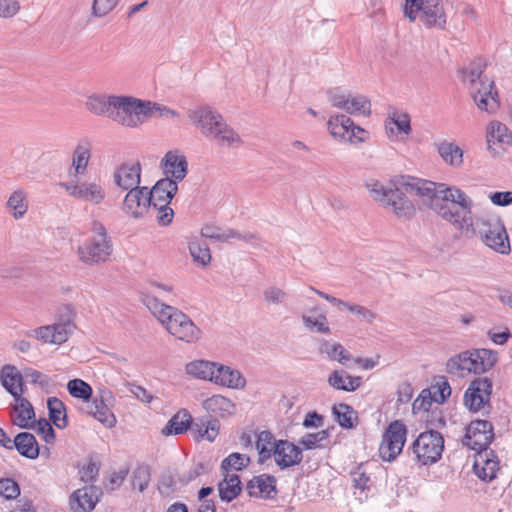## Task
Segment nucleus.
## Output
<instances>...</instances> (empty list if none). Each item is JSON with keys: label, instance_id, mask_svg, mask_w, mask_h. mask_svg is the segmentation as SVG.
I'll list each match as a JSON object with an SVG mask.
<instances>
[{"label": "nucleus", "instance_id": "12", "mask_svg": "<svg viewBox=\"0 0 512 512\" xmlns=\"http://www.w3.org/2000/svg\"><path fill=\"white\" fill-rule=\"evenodd\" d=\"M149 199L147 187H134V189H130L126 193L122 210L125 214L135 219L143 218L151 208Z\"/></svg>", "mask_w": 512, "mask_h": 512}, {"label": "nucleus", "instance_id": "60", "mask_svg": "<svg viewBox=\"0 0 512 512\" xmlns=\"http://www.w3.org/2000/svg\"><path fill=\"white\" fill-rule=\"evenodd\" d=\"M354 488L360 489L361 491L369 490L371 479L359 466L355 471L351 473Z\"/></svg>", "mask_w": 512, "mask_h": 512}, {"label": "nucleus", "instance_id": "14", "mask_svg": "<svg viewBox=\"0 0 512 512\" xmlns=\"http://www.w3.org/2000/svg\"><path fill=\"white\" fill-rule=\"evenodd\" d=\"M112 399L113 395L110 391L102 390L99 396H96L91 403L87 404V413L108 428L116 425V417L109 408Z\"/></svg>", "mask_w": 512, "mask_h": 512}, {"label": "nucleus", "instance_id": "16", "mask_svg": "<svg viewBox=\"0 0 512 512\" xmlns=\"http://www.w3.org/2000/svg\"><path fill=\"white\" fill-rule=\"evenodd\" d=\"M302 448L288 440H278L274 445V460L276 465L285 470L299 465L303 459Z\"/></svg>", "mask_w": 512, "mask_h": 512}, {"label": "nucleus", "instance_id": "37", "mask_svg": "<svg viewBox=\"0 0 512 512\" xmlns=\"http://www.w3.org/2000/svg\"><path fill=\"white\" fill-rule=\"evenodd\" d=\"M140 301L152 312L163 324L164 315L168 316L175 307L162 303L154 296L148 288L140 292Z\"/></svg>", "mask_w": 512, "mask_h": 512}, {"label": "nucleus", "instance_id": "6", "mask_svg": "<svg viewBox=\"0 0 512 512\" xmlns=\"http://www.w3.org/2000/svg\"><path fill=\"white\" fill-rule=\"evenodd\" d=\"M477 232L482 242L490 249L502 255L510 253L509 236L500 218L492 217L477 220Z\"/></svg>", "mask_w": 512, "mask_h": 512}, {"label": "nucleus", "instance_id": "8", "mask_svg": "<svg viewBox=\"0 0 512 512\" xmlns=\"http://www.w3.org/2000/svg\"><path fill=\"white\" fill-rule=\"evenodd\" d=\"M168 315H164L163 325L166 330L178 340L186 343L196 342L201 335V330L194 324L188 315L174 308Z\"/></svg>", "mask_w": 512, "mask_h": 512}, {"label": "nucleus", "instance_id": "56", "mask_svg": "<svg viewBox=\"0 0 512 512\" xmlns=\"http://www.w3.org/2000/svg\"><path fill=\"white\" fill-rule=\"evenodd\" d=\"M225 230L213 224H206L201 229V236L214 241L227 242Z\"/></svg>", "mask_w": 512, "mask_h": 512}, {"label": "nucleus", "instance_id": "58", "mask_svg": "<svg viewBox=\"0 0 512 512\" xmlns=\"http://www.w3.org/2000/svg\"><path fill=\"white\" fill-rule=\"evenodd\" d=\"M35 428L39 434L43 435V439L46 443L52 444L55 441V431L50 422L45 418L35 421Z\"/></svg>", "mask_w": 512, "mask_h": 512}, {"label": "nucleus", "instance_id": "49", "mask_svg": "<svg viewBox=\"0 0 512 512\" xmlns=\"http://www.w3.org/2000/svg\"><path fill=\"white\" fill-rule=\"evenodd\" d=\"M90 158V147L88 143L78 144L73 153L72 166L76 175H82L86 171Z\"/></svg>", "mask_w": 512, "mask_h": 512}, {"label": "nucleus", "instance_id": "41", "mask_svg": "<svg viewBox=\"0 0 512 512\" xmlns=\"http://www.w3.org/2000/svg\"><path fill=\"white\" fill-rule=\"evenodd\" d=\"M47 407L50 421L59 429L67 427L68 421L64 403L57 397H49Z\"/></svg>", "mask_w": 512, "mask_h": 512}, {"label": "nucleus", "instance_id": "61", "mask_svg": "<svg viewBox=\"0 0 512 512\" xmlns=\"http://www.w3.org/2000/svg\"><path fill=\"white\" fill-rule=\"evenodd\" d=\"M390 123L396 126L399 133L409 134L411 132L410 117L407 113H394L390 117Z\"/></svg>", "mask_w": 512, "mask_h": 512}, {"label": "nucleus", "instance_id": "15", "mask_svg": "<svg viewBox=\"0 0 512 512\" xmlns=\"http://www.w3.org/2000/svg\"><path fill=\"white\" fill-rule=\"evenodd\" d=\"M59 185L64 188L70 196L82 201L99 204L105 198L103 188L95 182H82L80 184L61 182Z\"/></svg>", "mask_w": 512, "mask_h": 512}, {"label": "nucleus", "instance_id": "29", "mask_svg": "<svg viewBox=\"0 0 512 512\" xmlns=\"http://www.w3.org/2000/svg\"><path fill=\"white\" fill-rule=\"evenodd\" d=\"M16 449L19 454L28 459H36L39 456V445L35 436L29 432H20L13 439L12 450Z\"/></svg>", "mask_w": 512, "mask_h": 512}, {"label": "nucleus", "instance_id": "39", "mask_svg": "<svg viewBox=\"0 0 512 512\" xmlns=\"http://www.w3.org/2000/svg\"><path fill=\"white\" fill-rule=\"evenodd\" d=\"M217 363L205 360H197L186 365V372L196 378L214 382Z\"/></svg>", "mask_w": 512, "mask_h": 512}, {"label": "nucleus", "instance_id": "53", "mask_svg": "<svg viewBox=\"0 0 512 512\" xmlns=\"http://www.w3.org/2000/svg\"><path fill=\"white\" fill-rule=\"evenodd\" d=\"M37 339L42 340L45 343L62 344L65 337V333L57 332L56 335L51 328V325L42 326L34 330Z\"/></svg>", "mask_w": 512, "mask_h": 512}, {"label": "nucleus", "instance_id": "33", "mask_svg": "<svg viewBox=\"0 0 512 512\" xmlns=\"http://www.w3.org/2000/svg\"><path fill=\"white\" fill-rule=\"evenodd\" d=\"M223 480L218 483L219 497L224 502H231L242 492V483L237 474H222Z\"/></svg>", "mask_w": 512, "mask_h": 512}, {"label": "nucleus", "instance_id": "13", "mask_svg": "<svg viewBox=\"0 0 512 512\" xmlns=\"http://www.w3.org/2000/svg\"><path fill=\"white\" fill-rule=\"evenodd\" d=\"M101 495L102 490L95 485L79 488L69 496V508L71 512H91Z\"/></svg>", "mask_w": 512, "mask_h": 512}, {"label": "nucleus", "instance_id": "2", "mask_svg": "<svg viewBox=\"0 0 512 512\" xmlns=\"http://www.w3.org/2000/svg\"><path fill=\"white\" fill-rule=\"evenodd\" d=\"M188 117L205 137L213 139L221 146L232 147L242 143L239 134L225 122L220 113L208 105L190 110Z\"/></svg>", "mask_w": 512, "mask_h": 512}, {"label": "nucleus", "instance_id": "24", "mask_svg": "<svg viewBox=\"0 0 512 512\" xmlns=\"http://www.w3.org/2000/svg\"><path fill=\"white\" fill-rule=\"evenodd\" d=\"M178 191V184L170 178L158 180L155 185L148 190L151 207H156L160 203H170Z\"/></svg>", "mask_w": 512, "mask_h": 512}, {"label": "nucleus", "instance_id": "3", "mask_svg": "<svg viewBox=\"0 0 512 512\" xmlns=\"http://www.w3.org/2000/svg\"><path fill=\"white\" fill-rule=\"evenodd\" d=\"M486 66L483 58H475L462 70L463 79L470 82V94L476 106L480 110L494 113L500 106L499 95L494 81L482 78Z\"/></svg>", "mask_w": 512, "mask_h": 512}, {"label": "nucleus", "instance_id": "44", "mask_svg": "<svg viewBox=\"0 0 512 512\" xmlns=\"http://www.w3.org/2000/svg\"><path fill=\"white\" fill-rule=\"evenodd\" d=\"M250 461V457L245 454L231 453L222 460L220 465L221 473L229 474L230 470L241 471L250 464Z\"/></svg>", "mask_w": 512, "mask_h": 512}, {"label": "nucleus", "instance_id": "28", "mask_svg": "<svg viewBox=\"0 0 512 512\" xmlns=\"http://www.w3.org/2000/svg\"><path fill=\"white\" fill-rule=\"evenodd\" d=\"M214 383L228 388L240 389L244 388L246 380L238 370L217 364Z\"/></svg>", "mask_w": 512, "mask_h": 512}, {"label": "nucleus", "instance_id": "42", "mask_svg": "<svg viewBox=\"0 0 512 512\" xmlns=\"http://www.w3.org/2000/svg\"><path fill=\"white\" fill-rule=\"evenodd\" d=\"M277 441L270 431L264 430L258 434L256 448L259 453L258 462L260 464L265 463L274 454V445L277 444Z\"/></svg>", "mask_w": 512, "mask_h": 512}, {"label": "nucleus", "instance_id": "46", "mask_svg": "<svg viewBox=\"0 0 512 512\" xmlns=\"http://www.w3.org/2000/svg\"><path fill=\"white\" fill-rule=\"evenodd\" d=\"M67 391L72 397L82 399L85 402H89L93 395L92 387L79 378L68 381Z\"/></svg>", "mask_w": 512, "mask_h": 512}, {"label": "nucleus", "instance_id": "20", "mask_svg": "<svg viewBox=\"0 0 512 512\" xmlns=\"http://www.w3.org/2000/svg\"><path fill=\"white\" fill-rule=\"evenodd\" d=\"M161 166L165 178L175 180L178 184L187 175L188 162L184 155L179 154L177 151H168L161 161Z\"/></svg>", "mask_w": 512, "mask_h": 512}, {"label": "nucleus", "instance_id": "57", "mask_svg": "<svg viewBox=\"0 0 512 512\" xmlns=\"http://www.w3.org/2000/svg\"><path fill=\"white\" fill-rule=\"evenodd\" d=\"M0 493L6 499H14L20 494V487L16 481L10 478L0 480Z\"/></svg>", "mask_w": 512, "mask_h": 512}, {"label": "nucleus", "instance_id": "4", "mask_svg": "<svg viewBox=\"0 0 512 512\" xmlns=\"http://www.w3.org/2000/svg\"><path fill=\"white\" fill-rule=\"evenodd\" d=\"M93 232L94 236L78 247V256L87 265L105 262L113 250L111 239L103 224L95 222Z\"/></svg>", "mask_w": 512, "mask_h": 512}, {"label": "nucleus", "instance_id": "22", "mask_svg": "<svg viewBox=\"0 0 512 512\" xmlns=\"http://www.w3.org/2000/svg\"><path fill=\"white\" fill-rule=\"evenodd\" d=\"M433 389V395L430 390H423L414 401L413 408L428 410L432 401L443 404L451 395V387L445 377H440Z\"/></svg>", "mask_w": 512, "mask_h": 512}, {"label": "nucleus", "instance_id": "19", "mask_svg": "<svg viewBox=\"0 0 512 512\" xmlns=\"http://www.w3.org/2000/svg\"><path fill=\"white\" fill-rule=\"evenodd\" d=\"M327 125L331 136L335 139L345 140L351 143L365 141L363 137L356 136V132L351 128L354 126V122L344 114L331 116Z\"/></svg>", "mask_w": 512, "mask_h": 512}, {"label": "nucleus", "instance_id": "38", "mask_svg": "<svg viewBox=\"0 0 512 512\" xmlns=\"http://www.w3.org/2000/svg\"><path fill=\"white\" fill-rule=\"evenodd\" d=\"M473 357L470 351L461 352L451 357L446 363V371L449 374L464 376V371L473 372Z\"/></svg>", "mask_w": 512, "mask_h": 512}, {"label": "nucleus", "instance_id": "40", "mask_svg": "<svg viewBox=\"0 0 512 512\" xmlns=\"http://www.w3.org/2000/svg\"><path fill=\"white\" fill-rule=\"evenodd\" d=\"M319 352L327 355L330 360L338 361L343 365H347L352 359V355L340 343H331L326 340L321 342Z\"/></svg>", "mask_w": 512, "mask_h": 512}, {"label": "nucleus", "instance_id": "59", "mask_svg": "<svg viewBox=\"0 0 512 512\" xmlns=\"http://www.w3.org/2000/svg\"><path fill=\"white\" fill-rule=\"evenodd\" d=\"M346 309L367 323H372L376 318V314L373 311L358 304L348 302Z\"/></svg>", "mask_w": 512, "mask_h": 512}, {"label": "nucleus", "instance_id": "26", "mask_svg": "<svg viewBox=\"0 0 512 512\" xmlns=\"http://www.w3.org/2000/svg\"><path fill=\"white\" fill-rule=\"evenodd\" d=\"M194 423L190 413L182 409L168 420L167 424L162 428L161 434L164 436L183 434L191 427L194 429Z\"/></svg>", "mask_w": 512, "mask_h": 512}, {"label": "nucleus", "instance_id": "7", "mask_svg": "<svg viewBox=\"0 0 512 512\" xmlns=\"http://www.w3.org/2000/svg\"><path fill=\"white\" fill-rule=\"evenodd\" d=\"M112 121L130 128L138 127L145 122V100L133 96L117 95L113 106Z\"/></svg>", "mask_w": 512, "mask_h": 512}, {"label": "nucleus", "instance_id": "10", "mask_svg": "<svg viewBox=\"0 0 512 512\" xmlns=\"http://www.w3.org/2000/svg\"><path fill=\"white\" fill-rule=\"evenodd\" d=\"M494 439L493 425L488 420H473L466 428L463 444L468 448L479 451L489 448Z\"/></svg>", "mask_w": 512, "mask_h": 512}, {"label": "nucleus", "instance_id": "27", "mask_svg": "<svg viewBox=\"0 0 512 512\" xmlns=\"http://www.w3.org/2000/svg\"><path fill=\"white\" fill-rule=\"evenodd\" d=\"M15 406L14 411L16 413L14 424L23 429H34L35 428V412L32 404L22 395L14 398Z\"/></svg>", "mask_w": 512, "mask_h": 512}, {"label": "nucleus", "instance_id": "51", "mask_svg": "<svg viewBox=\"0 0 512 512\" xmlns=\"http://www.w3.org/2000/svg\"><path fill=\"white\" fill-rule=\"evenodd\" d=\"M345 111L349 114H363L369 115L371 113V103L363 95L351 96L348 99V105L345 107Z\"/></svg>", "mask_w": 512, "mask_h": 512}, {"label": "nucleus", "instance_id": "55", "mask_svg": "<svg viewBox=\"0 0 512 512\" xmlns=\"http://www.w3.org/2000/svg\"><path fill=\"white\" fill-rule=\"evenodd\" d=\"M170 203H160L156 207H151L153 211L156 212V219L159 225L167 226L169 225L174 216L173 209L169 206Z\"/></svg>", "mask_w": 512, "mask_h": 512}, {"label": "nucleus", "instance_id": "45", "mask_svg": "<svg viewBox=\"0 0 512 512\" xmlns=\"http://www.w3.org/2000/svg\"><path fill=\"white\" fill-rule=\"evenodd\" d=\"M189 251L193 258V260L203 266H206L211 261V253L210 249L202 240H199L197 238L191 240L189 242Z\"/></svg>", "mask_w": 512, "mask_h": 512}, {"label": "nucleus", "instance_id": "30", "mask_svg": "<svg viewBox=\"0 0 512 512\" xmlns=\"http://www.w3.org/2000/svg\"><path fill=\"white\" fill-rule=\"evenodd\" d=\"M1 383L3 387L9 392L13 398L19 397L23 394V377L16 367L12 365H5L0 372Z\"/></svg>", "mask_w": 512, "mask_h": 512}, {"label": "nucleus", "instance_id": "35", "mask_svg": "<svg viewBox=\"0 0 512 512\" xmlns=\"http://www.w3.org/2000/svg\"><path fill=\"white\" fill-rule=\"evenodd\" d=\"M471 352L473 357L472 370L475 374L484 373L490 370L498 361V354L496 351L490 349H474Z\"/></svg>", "mask_w": 512, "mask_h": 512}, {"label": "nucleus", "instance_id": "34", "mask_svg": "<svg viewBox=\"0 0 512 512\" xmlns=\"http://www.w3.org/2000/svg\"><path fill=\"white\" fill-rule=\"evenodd\" d=\"M443 161L452 166L460 167L463 163V150L454 142L442 140L434 144Z\"/></svg>", "mask_w": 512, "mask_h": 512}, {"label": "nucleus", "instance_id": "11", "mask_svg": "<svg viewBox=\"0 0 512 512\" xmlns=\"http://www.w3.org/2000/svg\"><path fill=\"white\" fill-rule=\"evenodd\" d=\"M492 393V380L488 377L473 380L464 395V404L470 410L477 412L489 402Z\"/></svg>", "mask_w": 512, "mask_h": 512}, {"label": "nucleus", "instance_id": "47", "mask_svg": "<svg viewBox=\"0 0 512 512\" xmlns=\"http://www.w3.org/2000/svg\"><path fill=\"white\" fill-rule=\"evenodd\" d=\"M220 424L217 419L201 418L194 423V430L199 433L202 438H206L212 442L219 433Z\"/></svg>", "mask_w": 512, "mask_h": 512}, {"label": "nucleus", "instance_id": "1", "mask_svg": "<svg viewBox=\"0 0 512 512\" xmlns=\"http://www.w3.org/2000/svg\"><path fill=\"white\" fill-rule=\"evenodd\" d=\"M366 188L374 200L392 207L398 217L407 219L414 216L415 207L406 194L427 197L429 207L437 215L460 229L468 225L466 214L471 213L473 207L471 198L456 186L408 175L395 176L390 180L389 187H385L379 181L370 180L366 183Z\"/></svg>", "mask_w": 512, "mask_h": 512}, {"label": "nucleus", "instance_id": "64", "mask_svg": "<svg viewBox=\"0 0 512 512\" xmlns=\"http://www.w3.org/2000/svg\"><path fill=\"white\" fill-rule=\"evenodd\" d=\"M24 374L31 383L38 384L41 388H46L50 384V378L38 370L28 368L25 369Z\"/></svg>", "mask_w": 512, "mask_h": 512}, {"label": "nucleus", "instance_id": "63", "mask_svg": "<svg viewBox=\"0 0 512 512\" xmlns=\"http://www.w3.org/2000/svg\"><path fill=\"white\" fill-rule=\"evenodd\" d=\"M20 10V3L17 0H0V17L11 18Z\"/></svg>", "mask_w": 512, "mask_h": 512}, {"label": "nucleus", "instance_id": "9", "mask_svg": "<svg viewBox=\"0 0 512 512\" xmlns=\"http://www.w3.org/2000/svg\"><path fill=\"white\" fill-rule=\"evenodd\" d=\"M407 436V428L400 420L392 421L386 428L379 446L383 461L391 462L402 452Z\"/></svg>", "mask_w": 512, "mask_h": 512}, {"label": "nucleus", "instance_id": "18", "mask_svg": "<svg viewBox=\"0 0 512 512\" xmlns=\"http://www.w3.org/2000/svg\"><path fill=\"white\" fill-rule=\"evenodd\" d=\"M277 479L271 474L253 476L246 484V491L250 497L261 499H274L277 494Z\"/></svg>", "mask_w": 512, "mask_h": 512}, {"label": "nucleus", "instance_id": "36", "mask_svg": "<svg viewBox=\"0 0 512 512\" xmlns=\"http://www.w3.org/2000/svg\"><path fill=\"white\" fill-rule=\"evenodd\" d=\"M332 414L343 429H353L358 424L357 411L346 403L335 404L332 407Z\"/></svg>", "mask_w": 512, "mask_h": 512}, {"label": "nucleus", "instance_id": "31", "mask_svg": "<svg viewBox=\"0 0 512 512\" xmlns=\"http://www.w3.org/2000/svg\"><path fill=\"white\" fill-rule=\"evenodd\" d=\"M327 382L336 390L353 392L361 386L362 378L351 376L344 370H335L329 375Z\"/></svg>", "mask_w": 512, "mask_h": 512}, {"label": "nucleus", "instance_id": "32", "mask_svg": "<svg viewBox=\"0 0 512 512\" xmlns=\"http://www.w3.org/2000/svg\"><path fill=\"white\" fill-rule=\"evenodd\" d=\"M487 147L488 150L492 153H496V150L493 148V145L496 143L499 144H511L512 143V135L509 132L507 126L499 121H492L487 126Z\"/></svg>", "mask_w": 512, "mask_h": 512}, {"label": "nucleus", "instance_id": "23", "mask_svg": "<svg viewBox=\"0 0 512 512\" xmlns=\"http://www.w3.org/2000/svg\"><path fill=\"white\" fill-rule=\"evenodd\" d=\"M417 17L428 28L443 29L446 24V14L442 0H426Z\"/></svg>", "mask_w": 512, "mask_h": 512}, {"label": "nucleus", "instance_id": "54", "mask_svg": "<svg viewBox=\"0 0 512 512\" xmlns=\"http://www.w3.org/2000/svg\"><path fill=\"white\" fill-rule=\"evenodd\" d=\"M287 293L279 287L269 286L263 292V298L268 305H279L286 300Z\"/></svg>", "mask_w": 512, "mask_h": 512}, {"label": "nucleus", "instance_id": "43", "mask_svg": "<svg viewBox=\"0 0 512 512\" xmlns=\"http://www.w3.org/2000/svg\"><path fill=\"white\" fill-rule=\"evenodd\" d=\"M204 408L215 416L224 417L234 409L232 401L222 395H214L204 401Z\"/></svg>", "mask_w": 512, "mask_h": 512}, {"label": "nucleus", "instance_id": "48", "mask_svg": "<svg viewBox=\"0 0 512 512\" xmlns=\"http://www.w3.org/2000/svg\"><path fill=\"white\" fill-rule=\"evenodd\" d=\"M7 206L12 211L15 219L22 218L28 209V202L24 191H14L7 201Z\"/></svg>", "mask_w": 512, "mask_h": 512}, {"label": "nucleus", "instance_id": "17", "mask_svg": "<svg viewBox=\"0 0 512 512\" xmlns=\"http://www.w3.org/2000/svg\"><path fill=\"white\" fill-rule=\"evenodd\" d=\"M499 469V460L495 451L489 448L476 451L473 470L481 480L492 481Z\"/></svg>", "mask_w": 512, "mask_h": 512}, {"label": "nucleus", "instance_id": "25", "mask_svg": "<svg viewBox=\"0 0 512 512\" xmlns=\"http://www.w3.org/2000/svg\"><path fill=\"white\" fill-rule=\"evenodd\" d=\"M117 95L93 94L87 98L86 108L97 116H105L112 120Z\"/></svg>", "mask_w": 512, "mask_h": 512}, {"label": "nucleus", "instance_id": "5", "mask_svg": "<svg viewBox=\"0 0 512 512\" xmlns=\"http://www.w3.org/2000/svg\"><path fill=\"white\" fill-rule=\"evenodd\" d=\"M444 450V438L436 430L430 429L420 433L418 438L408 448L412 451L414 459L421 465H432L442 456Z\"/></svg>", "mask_w": 512, "mask_h": 512}, {"label": "nucleus", "instance_id": "21", "mask_svg": "<svg viewBox=\"0 0 512 512\" xmlns=\"http://www.w3.org/2000/svg\"><path fill=\"white\" fill-rule=\"evenodd\" d=\"M114 183L122 190L130 191L134 187H140L141 165L136 163H124L113 174Z\"/></svg>", "mask_w": 512, "mask_h": 512}, {"label": "nucleus", "instance_id": "50", "mask_svg": "<svg viewBox=\"0 0 512 512\" xmlns=\"http://www.w3.org/2000/svg\"><path fill=\"white\" fill-rule=\"evenodd\" d=\"M328 438H329V430L324 429V430L318 431L316 433H309V434L303 436L299 440V444L302 445L303 446L302 449H305V450H312L315 448H325L326 443H324V442L327 441Z\"/></svg>", "mask_w": 512, "mask_h": 512}, {"label": "nucleus", "instance_id": "52", "mask_svg": "<svg viewBox=\"0 0 512 512\" xmlns=\"http://www.w3.org/2000/svg\"><path fill=\"white\" fill-rule=\"evenodd\" d=\"M145 107V110H147V113L144 114L145 120L156 114L161 118H176L179 116L177 111L157 102L145 100Z\"/></svg>", "mask_w": 512, "mask_h": 512}, {"label": "nucleus", "instance_id": "62", "mask_svg": "<svg viewBox=\"0 0 512 512\" xmlns=\"http://www.w3.org/2000/svg\"><path fill=\"white\" fill-rule=\"evenodd\" d=\"M303 322L307 328L315 327L318 332L328 334L330 333V328L327 325V319L324 315L319 316L318 319H312L309 316L303 315Z\"/></svg>", "mask_w": 512, "mask_h": 512}]
</instances>
